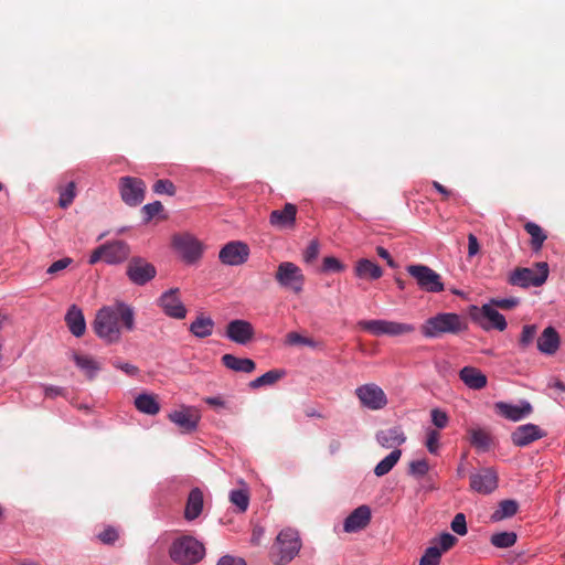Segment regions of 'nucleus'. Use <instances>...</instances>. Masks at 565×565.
<instances>
[{"label":"nucleus","instance_id":"19","mask_svg":"<svg viewBox=\"0 0 565 565\" xmlns=\"http://www.w3.org/2000/svg\"><path fill=\"white\" fill-rule=\"evenodd\" d=\"M297 206L286 203L281 210H274L269 215V224L278 230L294 228L296 225Z\"/></svg>","mask_w":565,"mask_h":565},{"label":"nucleus","instance_id":"56","mask_svg":"<svg viewBox=\"0 0 565 565\" xmlns=\"http://www.w3.org/2000/svg\"><path fill=\"white\" fill-rule=\"evenodd\" d=\"M492 303L503 310H509V309H512L514 307H516L519 305V299L518 298H504V299H499V300H493Z\"/></svg>","mask_w":565,"mask_h":565},{"label":"nucleus","instance_id":"18","mask_svg":"<svg viewBox=\"0 0 565 565\" xmlns=\"http://www.w3.org/2000/svg\"><path fill=\"white\" fill-rule=\"evenodd\" d=\"M173 246L188 263H193L201 257V244L191 235H175Z\"/></svg>","mask_w":565,"mask_h":565},{"label":"nucleus","instance_id":"11","mask_svg":"<svg viewBox=\"0 0 565 565\" xmlns=\"http://www.w3.org/2000/svg\"><path fill=\"white\" fill-rule=\"evenodd\" d=\"M355 395L362 406L372 411L382 409L387 405L385 392L374 383L356 387Z\"/></svg>","mask_w":565,"mask_h":565},{"label":"nucleus","instance_id":"59","mask_svg":"<svg viewBox=\"0 0 565 565\" xmlns=\"http://www.w3.org/2000/svg\"><path fill=\"white\" fill-rule=\"evenodd\" d=\"M216 565H246V562L241 557L225 555L217 562Z\"/></svg>","mask_w":565,"mask_h":565},{"label":"nucleus","instance_id":"30","mask_svg":"<svg viewBox=\"0 0 565 565\" xmlns=\"http://www.w3.org/2000/svg\"><path fill=\"white\" fill-rule=\"evenodd\" d=\"M223 365L235 372L252 373L256 369V364L252 359L237 358L233 354H224L221 359Z\"/></svg>","mask_w":565,"mask_h":565},{"label":"nucleus","instance_id":"13","mask_svg":"<svg viewBox=\"0 0 565 565\" xmlns=\"http://www.w3.org/2000/svg\"><path fill=\"white\" fill-rule=\"evenodd\" d=\"M169 419L178 426L181 433L190 434L196 430L201 415L199 411L189 406H181L168 415Z\"/></svg>","mask_w":565,"mask_h":565},{"label":"nucleus","instance_id":"7","mask_svg":"<svg viewBox=\"0 0 565 565\" xmlns=\"http://www.w3.org/2000/svg\"><path fill=\"white\" fill-rule=\"evenodd\" d=\"M130 255V247L124 241H113L105 243L97 248H95L90 256L88 263L94 265L99 260H104L107 264H119L125 262Z\"/></svg>","mask_w":565,"mask_h":565},{"label":"nucleus","instance_id":"2","mask_svg":"<svg viewBox=\"0 0 565 565\" xmlns=\"http://www.w3.org/2000/svg\"><path fill=\"white\" fill-rule=\"evenodd\" d=\"M467 329L466 320L454 312H443L428 318L420 327L426 338H438L444 333L457 334Z\"/></svg>","mask_w":565,"mask_h":565},{"label":"nucleus","instance_id":"63","mask_svg":"<svg viewBox=\"0 0 565 565\" xmlns=\"http://www.w3.org/2000/svg\"><path fill=\"white\" fill-rule=\"evenodd\" d=\"M263 534H264V530L262 527H259V526L254 527L253 533H252V539H250L252 543L255 545H258Z\"/></svg>","mask_w":565,"mask_h":565},{"label":"nucleus","instance_id":"49","mask_svg":"<svg viewBox=\"0 0 565 565\" xmlns=\"http://www.w3.org/2000/svg\"><path fill=\"white\" fill-rule=\"evenodd\" d=\"M430 416H431L433 424L437 428L443 429L448 425L449 417L444 411H441L439 408H434L430 412Z\"/></svg>","mask_w":565,"mask_h":565},{"label":"nucleus","instance_id":"38","mask_svg":"<svg viewBox=\"0 0 565 565\" xmlns=\"http://www.w3.org/2000/svg\"><path fill=\"white\" fill-rule=\"evenodd\" d=\"M524 230L531 236V247L533 250L537 252L542 248L546 235L544 234L542 227L533 222H527L524 225Z\"/></svg>","mask_w":565,"mask_h":565},{"label":"nucleus","instance_id":"9","mask_svg":"<svg viewBox=\"0 0 565 565\" xmlns=\"http://www.w3.org/2000/svg\"><path fill=\"white\" fill-rule=\"evenodd\" d=\"M406 270L424 291L440 292L445 288L440 275L426 265H409Z\"/></svg>","mask_w":565,"mask_h":565},{"label":"nucleus","instance_id":"10","mask_svg":"<svg viewBox=\"0 0 565 565\" xmlns=\"http://www.w3.org/2000/svg\"><path fill=\"white\" fill-rule=\"evenodd\" d=\"M119 192L127 205L137 206L145 199L146 183L139 178L121 177L119 179Z\"/></svg>","mask_w":565,"mask_h":565},{"label":"nucleus","instance_id":"1","mask_svg":"<svg viewBox=\"0 0 565 565\" xmlns=\"http://www.w3.org/2000/svg\"><path fill=\"white\" fill-rule=\"evenodd\" d=\"M121 328L128 331L135 328L134 310L124 302L100 308L93 322L95 333L107 343H117L121 338Z\"/></svg>","mask_w":565,"mask_h":565},{"label":"nucleus","instance_id":"12","mask_svg":"<svg viewBox=\"0 0 565 565\" xmlns=\"http://www.w3.org/2000/svg\"><path fill=\"white\" fill-rule=\"evenodd\" d=\"M128 278L135 285L142 286L154 278L156 267L141 257H132L127 266Z\"/></svg>","mask_w":565,"mask_h":565},{"label":"nucleus","instance_id":"3","mask_svg":"<svg viewBox=\"0 0 565 565\" xmlns=\"http://www.w3.org/2000/svg\"><path fill=\"white\" fill-rule=\"evenodd\" d=\"M271 552V562L275 565H286L291 562L301 548L299 534L294 529H284L279 532Z\"/></svg>","mask_w":565,"mask_h":565},{"label":"nucleus","instance_id":"17","mask_svg":"<svg viewBox=\"0 0 565 565\" xmlns=\"http://www.w3.org/2000/svg\"><path fill=\"white\" fill-rule=\"evenodd\" d=\"M179 288H171L163 292L159 298V306L163 312L174 319H183L186 316V309L179 296Z\"/></svg>","mask_w":565,"mask_h":565},{"label":"nucleus","instance_id":"16","mask_svg":"<svg viewBox=\"0 0 565 565\" xmlns=\"http://www.w3.org/2000/svg\"><path fill=\"white\" fill-rule=\"evenodd\" d=\"M471 490L488 494L498 488V475L491 468H484L470 476Z\"/></svg>","mask_w":565,"mask_h":565},{"label":"nucleus","instance_id":"8","mask_svg":"<svg viewBox=\"0 0 565 565\" xmlns=\"http://www.w3.org/2000/svg\"><path fill=\"white\" fill-rule=\"evenodd\" d=\"M275 279L281 288L300 294L305 285V275L299 266L291 262H282L278 265Z\"/></svg>","mask_w":565,"mask_h":565},{"label":"nucleus","instance_id":"32","mask_svg":"<svg viewBox=\"0 0 565 565\" xmlns=\"http://www.w3.org/2000/svg\"><path fill=\"white\" fill-rule=\"evenodd\" d=\"M73 361L76 366L84 372L88 380H94L100 371V364L92 356L86 354L74 353Z\"/></svg>","mask_w":565,"mask_h":565},{"label":"nucleus","instance_id":"24","mask_svg":"<svg viewBox=\"0 0 565 565\" xmlns=\"http://www.w3.org/2000/svg\"><path fill=\"white\" fill-rule=\"evenodd\" d=\"M204 505V497L203 492L200 488H193L186 499L185 509H184V519L186 521H194L198 519Z\"/></svg>","mask_w":565,"mask_h":565},{"label":"nucleus","instance_id":"48","mask_svg":"<svg viewBox=\"0 0 565 565\" xmlns=\"http://www.w3.org/2000/svg\"><path fill=\"white\" fill-rule=\"evenodd\" d=\"M451 530L458 535H466L468 532L466 516L463 513H457L451 521Z\"/></svg>","mask_w":565,"mask_h":565},{"label":"nucleus","instance_id":"60","mask_svg":"<svg viewBox=\"0 0 565 565\" xmlns=\"http://www.w3.org/2000/svg\"><path fill=\"white\" fill-rule=\"evenodd\" d=\"M64 392H65V390L60 386H53V385L44 386V395H45V397H49V398L62 396V395H64Z\"/></svg>","mask_w":565,"mask_h":565},{"label":"nucleus","instance_id":"51","mask_svg":"<svg viewBox=\"0 0 565 565\" xmlns=\"http://www.w3.org/2000/svg\"><path fill=\"white\" fill-rule=\"evenodd\" d=\"M439 433L436 429H429L427 431L426 447L430 454H437L439 448Z\"/></svg>","mask_w":565,"mask_h":565},{"label":"nucleus","instance_id":"34","mask_svg":"<svg viewBox=\"0 0 565 565\" xmlns=\"http://www.w3.org/2000/svg\"><path fill=\"white\" fill-rule=\"evenodd\" d=\"M519 509V503L515 500L507 499L499 502L498 509L491 514L492 522H499L504 519L513 516Z\"/></svg>","mask_w":565,"mask_h":565},{"label":"nucleus","instance_id":"43","mask_svg":"<svg viewBox=\"0 0 565 565\" xmlns=\"http://www.w3.org/2000/svg\"><path fill=\"white\" fill-rule=\"evenodd\" d=\"M441 555L440 551H438V546L431 545L426 548L420 558L419 565H439Z\"/></svg>","mask_w":565,"mask_h":565},{"label":"nucleus","instance_id":"6","mask_svg":"<svg viewBox=\"0 0 565 565\" xmlns=\"http://www.w3.org/2000/svg\"><path fill=\"white\" fill-rule=\"evenodd\" d=\"M548 277V265L545 262L535 264L534 268L519 267L511 273L509 282L513 286L527 288L542 286Z\"/></svg>","mask_w":565,"mask_h":565},{"label":"nucleus","instance_id":"44","mask_svg":"<svg viewBox=\"0 0 565 565\" xmlns=\"http://www.w3.org/2000/svg\"><path fill=\"white\" fill-rule=\"evenodd\" d=\"M458 542V539L450 533H443L438 540L434 542L433 545L438 546V551L443 554L444 552L449 551L454 547Z\"/></svg>","mask_w":565,"mask_h":565},{"label":"nucleus","instance_id":"4","mask_svg":"<svg viewBox=\"0 0 565 565\" xmlns=\"http://www.w3.org/2000/svg\"><path fill=\"white\" fill-rule=\"evenodd\" d=\"M169 554L171 559L178 564L192 565L203 558L205 548L196 539L182 536L171 544Z\"/></svg>","mask_w":565,"mask_h":565},{"label":"nucleus","instance_id":"21","mask_svg":"<svg viewBox=\"0 0 565 565\" xmlns=\"http://www.w3.org/2000/svg\"><path fill=\"white\" fill-rule=\"evenodd\" d=\"M544 436L542 429L534 424H525L515 428L511 435L513 445L524 447L531 443L541 439Z\"/></svg>","mask_w":565,"mask_h":565},{"label":"nucleus","instance_id":"47","mask_svg":"<svg viewBox=\"0 0 565 565\" xmlns=\"http://www.w3.org/2000/svg\"><path fill=\"white\" fill-rule=\"evenodd\" d=\"M429 470V465L426 459L415 460L409 463L408 472L416 477L425 476Z\"/></svg>","mask_w":565,"mask_h":565},{"label":"nucleus","instance_id":"23","mask_svg":"<svg viewBox=\"0 0 565 565\" xmlns=\"http://www.w3.org/2000/svg\"><path fill=\"white\" fill-rule=\"evenodd\" d=\"M371 521V509L367 505L356 508L344 521L343 527L348 533L358 532Z\"/></svg>","mask_w":565,"mask_h":565},{"label":"nucleus","instance_id":"58","mask_svg":"<svg viewBox=\"0 0 565 565\" xmlns=\"http://www.w3.org/2000/svg\"><path fill=\"white\" fill-rule=\"evenodd\" d=\"M113 365L116 369H119V370L124 371L126 374L131 375V376L136 375L139 371L136 365H132L130 363H120L119 361H114Z\"/></svg>","mask_w":565,"mask_h":565},{"label":"nucleus","instance_id":"36","mask_svg":"<svg viewBox=\"0 0 565 565\" xmlns=\"http://www.w3.org/2000/svg\"><path fill=\"white\" fill-rule=\"evenodd\" d=\"M214 322L211 318L199 316L190 326V331L198 338L210 337L213 332Z\"/></svg>","mask_w":565,"mask_h":565},{"label":"nucleus","instance_id":"50","mask_svg":"<svg viewBox=\"0 0 565 565\" xmlns=\"http://www.w3.org/2000/svg\"><path fill=\"white\" fill-rule=\"evenodd\" d=\"M343 269H344V266L338 258H335L333 256H327L323 258V262H322V270L323 271L339 273V271H342Z\"/></svg>","mask_w":565,"mask_h":565},{"label":"nucleus","instance_id":"27","mask_svg":"<svg viewBox=\"0 0 565 565\" xmlns=\"http://www.w3.org/2000/svg\"><path fill=\"white\" fill-rule=\"evenodd\" d=\"M459 379L472 390H481L487 385V376L473 366L462 367L459 372Z\"/></svg>","mask_w":565,"mask_h":565},{"label":"nucleus","instance_id":"42","mask_svg":"<svg viewBox=\"0 0 565 565\" xmlns=\"http://www.w3.org/2000/svg\"><path fill=\"white\" fill-rule=\"evenodd\" d=\"M537 328L534 324H526L523 327L520 339L519 347L522 350L527 349L534 341L536 337Z\"/></svg>","mask_w":565,"mask_h":565},{"label":"nucleus","instance_id":"14","mask_svg":"<svg viewBox=\"0 0 565 565\" xmlns=\"http://www.w3.org/2000/svg\"><path fill=\"white\" fill-rule=\"evenodd\" d=\"M249 256V247L241 241H233L227 243L220 250V260L230 266H238L244 264Z\"/></svg>","mask_w":565,"mask_h":565},{"label":"nucleus","instance_id":"54","mask_svg":"<svg viewBox=\"0 0 565 565\" xmlns=\"http://www.w3.org/2000/svg\"><path fill=\"white\" fill-rule=\"evenodd\" d=\"M72 263V259L68 258V257H65V258H61L56 262H54L46 270V273L49 275H54V274H57L58 271L65 269L66 267H68Z\"/></svg>","mask_w":565,"mask_h":565},{"label":"nucleus","instance_id":"25","mask_svg":"<svg viewBox=\"0 0 565 565\" xmlns=\"http://www.w3.org/2000/svg\"><path fill=\"white\" fill-rule=\"evenodd\" d=\"M495 408L500 415L513 422L522 419L532 412V406L527 402H524L521 406L499 402L495 404Z\"/></svg>","mask_w":565,"mask_h":565},{"label":"nucleus","instance_id":"46","mask_svg":"<svg viewBox=\"0 0 565 565\" xmlns=\"http://www.w3.org/2000/svg\"><path fill=\"white\" fill-rule=\"evenodd\" d=\"M152 189L158 194H168L170 196L175 194L174 184L170 180H167V179H161V180L156 181Z\"/></svg>","mask_w":565,"mask_h":565},{"label":"nucleus","instance_id":"52","mask_svg":"<svg viewBox=\"0 0 565 565\" xmlns=\"http://www.w3.org/2000/svg\"><path fill=\"white\" fill-rule=\"evenodd\" d=\"M163 210V205L159 201L146 204L142 212L146 214V221H150L153 216L158 215Z\"/></svg>","mask_w":565,"mask_h":565},{"label":"nucleus","instance_id":"22","mask_svg":"<svg viewBox=\"0 0 565 565\" xmlns=\"http://www.w3.org/2000/svg\"><path fill=\"white\" fill-rule=\"evenodd\" d=\"M376 441L386 449L395 448L403 445L406 441L405 433L402 426H393L386 429H381L376 433Z\"/></svg>","mask_w":565,"mask_h":565},{"label":"nucleus","instance_id":"62","mask_svg":"<svg viewBox=\"0 0 565 565\" xmlns=\"http://www.w3.org/2000/svg\"><path fill=\"white\" fill-rule=\"evenodd\" d=\"M204 402L212 407H224L225 402L220 396L205 397Z\"/></svg>","mask_w":565,"mask_h":565},{"label":"nucleus","instance_id":"41","mask_svg":"<svg viewBox=\"0 0 565 565\" xmlns=\"http://www.w3.org/2000/svg\"><path fill=\"white\" fill-rule=\"evenodd\" d=\"M516 534L514 532H501L491 536V543L495 547L508 548L515 544Z\"/></svg>","mask_w":565,"mask_h":565},{"label":"nucleus","instance_id":"33","mask_svg":"<svg viewBox=\"0 0 565 565\" xmlns=\"http://www.w3.org/2000/svg\"><path fill=\"white\" fill-rule=\"evenodd\" d=\"M135 407L143 414L157 415L160 412V404L153 394L142 393L135 398Z\"/></svg>","mask_w":565,"mask_h":565},{"label":"nucleus","instance_id":"61","mask_svg":"<svg viewBox=\"0 0 565 565\" xmlns=\"http://www.w3.org/2000/svg\"><path fill=\"white\" fill-rule=\"evenodd\" d=\"M376 253L381 258H383L387 262V265L390 267L394 268L396 266L394 259L391 257V255L386 248H384L382 246H377Z\"/></svg>","mask_w":565,"mask_h":565},{"label":"nucleus","instance_id":"53","mask_svg":"<svg viewBox=\"0 0 565 565\" xmlns=\"http://www.w3.org/2000/svg\"><path fill=\"white\" fill-rule=\"evenodd\" d=\"M319 255L318 241H311L303 252V259L306 263H312Z\"/></svg>","mask_w":565,"mask_h":565},{"label":"nucleus","instance_id":"20","mask_svg":"<svg viewBox=\"0 0 565 565\" xmlns=\"http://www.w3.org/2000/svg\"><path fill=\"white\" fill-rule=\"evenodd\" d=\"M476 319L479 321L480 326L486 330L494 328L499 331H503L507 328L505 318L491 305L482 306Z\"/></svg>","mask_w":565,"mask_h":565},{"label":"nucleus","instance_id":"37","mask_svg":"<svg viewBox=\"0 0 565 565\" xmlns=\"http://www.w3.org/2000/svg\"><path fill=\"white\" fill-rule=\"evenodd\" d=\"M402 456L401 449L392 450L384 459H382L374 468V473L377 477H383L388 473L393 467L398 462Z\"/></svg>","mask_w":565,"mask_h":565},{"label":"nucleus","instance_id":"26","mask_svg":"<svg viewBox=\"0 0 565 565\" xmlns=\"http://www.w3.org/2000/svg\"><path fill=\"white\" fill-rule=\"evenodd\" d=\"M65 321L73 335L79 338L85 333V318L82 310L77 306L73 305L70 307L65 316Z\"/></svg>","mask_w":565,"mask_h":565},{"label":"nucleus","instance_id":"28","mask_svg":"<svg viewBox=\"0 0 565 565\" xmlns=\"http://www.w3.org/2000/svg\"><path fill=\"white\" fill-rule=\"evenodd\" d=\"M559 347V337L553 327L544 329L537 339V349L544 354H554Z\"/></svg>","mask_w":565,"mask_h":565},{"label":"nucleus","instance_id":"40","mask_svg":"<svg viewBox=\"0 0 565 565\" xmlns=\"http://www.w3.org/2000/svg\"><path fill=\"white\" fill-rule=\"evenodd\" d=\"M230 501L237 508L238 512H245L249 505V495L247 490H232L230 493Z\"/></svg>","mask_w":565,"mask_h":565},{"label":"nucleus","instance_id":"29","mask_svg":"<svg viewBox=\"0 0 565 565\" xmlns=\"http://www.w3.org/2000/svg\"><path fill=\"white\" fill-rule=\"evenodd\" d=\"M354 274L358 278L361 279L375 280L382 277L383 270L374 262L367 258H362L356 262L354 266Z\"/></svg>","mask_w":565,"mask_h":565},{"label":"nucleus","instance_id":"5","mask_svg":"<svg viewBox=\"0 0 565 565\" xmlns=\"http://www.w3.org/2000/svg\"><path fill=\"white\" fill-rule=\"evenodd\" d=\"M358 327L371 333L374 337H399L413 333L415 331V326L412 323H404L384 319L361 320L358 322Z\"/></svg>","mask_w":565,"mask_h":565},{"label":"nucleus","instance_id":"55","mask_svg":"<svg viewBox=\"0 0 565 565\" xmlns=\"http://www.w3.org/2000/svg\"><path fill=\"white\" fill-rule=\"evenodd\" d=\"M98 539L106 544H111L118 539V533L115 529L108 527L98 534Z\"/></svg>","mask_w":565,"mask_h":565},{"label":"nucleus","instance_id":"31","mask_svg":"<svg viewBox=\"0 0 565 565\" xmlns=\"http://www.w3.org/2000/svg\"><path fill=\"white\" fill-rule=\"evenodd\" d=\"M469 441L472 447H475L477 450L486 452L490 450L493 438L491 434L484 429V428H469Z\"/></svg>","mask_w":565,"mask_h":565},{"label":"nucleus","instance_id":"45","mask_svg":"<svg viewBox=\"0 0 565 565\" xmlns=\"http://www.w3.org/2000/svg\"><path fill=\"white\" fill-rule=\"evenodd\" d=\"M285 342L289 345H307V347L316 345V342L311 338L303 337L298 332L287 333Z\"/></svg>","mask_w":565,"mask_h":565},{"label":"nucleus","instance_id":"15","mask_svg":"<svg viewBox=\"0 0 565 565\" xmlns=\"http://www.w3.org/2000/svg\"><path fill=\"white\" fill-rule=\"evenodd\" d=\"M225 334L232 342L245 345L254 339L255 330L249 321L235 319L227 323Z\"/></svg>","mask_w":565,"mask_h":565},{"label":"nucleus","instance_id":"57","mask_svg":"<svg viewBox=\"0 0 565 565\" xmlns=\"http://www.w3.org/2000/svg\"><path fill=\"white\" fill-rule=\"evenodd\" d=\"M480 250V245H479V242L477 239V237L470 233L468 235V256L469 257H472L475 255H477Z\"/></svg>","mask_w":565,"mask_h":565},{"label":"nucleus","instance_id":"35","mask_svg":"<svg viewBox=\"0 0 565 565\" xmlns=\"http://www.w3.org/2000/svg\"><path fill=\"white\" fill-rule=\"evenodd\" d=\"M285 376V371L279 369H274L265 374L256 377L255 380L249 382V387L253 390H257L263 386L274 385L280 379Z\"/></svg>","mask_w":565,"mask_h":565},{"label":"nucleus","instance_id":"64","mask_svg":"<svg viewBox=\"0 0 565 565\" xmlns=\"http://www.w3.org/2000/svg\"><path fill=\"white\" fill-rule=\"evenodd\" d=\"M433 186L444 196V199H448L450 195V191L446 189L443 184L437 181H433Z\"/></svg>","mask_w":565,"mask_h":565},{"label":"nucleus","instance_id":"39","mask_svg":"<svg viewBox=\"0 0 565 565\" xmlns=\"http://www.w3.org/2000/svg\"><path fill=\"white\" fill-rule=\"evenodd\" d=\"M57 190L60 193L58 206L67 209L76 196V183L71 181L65 186L60 185Z\"/></svg>","mask_w":565,"mask_h":565}]
</instances>
